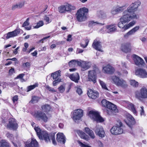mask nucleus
<instances>
[{
    "label": "nucleus",
    "instance_id": "a18cd8bd",
    "mask_svg": "<svg viewBox=\"0 0 147 147\" xmlns=\"http://www.w3.org/2000/svg\"><path fill=\"white\" fill-rule=\"evenodd\" d=\"M99 81L103 89L106 90H109L105 83L100 80H99Z\"/></svg>",
    "mask_w": 147,
    "mask_h": 147
},
{
    "label": "nucleus",
    "instance_id": "473e14b6",
    "mask_svg": "<svg viewBox=\"0 0 147 147\" xmlns=\"http://www.w3.org/2000/svg\"><path fill=\"white\" fill-rule=\"evenodd\" d=\"M80 61H78L76 60H72L70 61L68 64L70 67H72L73 66L75 65H79L80 64Z\"/></svg>",
    "mask_w": 147,
    "mask_h": 147
},
{
    "label": "nucleus",
    "instance_id": "4468645a",
    "mask_svg": "<svg viewBox=\"0 0 147 147\" xmlns=\"http://www.w3.org/2000/svg\"><path fill=\"white\" fill-rule=\"evenodd\" d=\"M96 134L99 137L103 138L105 137V134L103 128L100 125H96L94 130Z\"/></svg>",
    "mask_w": 147,
    "mask_h": 147
},
{
    "label": "nucleus",
    "instance_id": "f8f14e48",
    "mask_svg": "<svg viewBox=\"0 0 147 147\" xmlns=\"http://www.w3.org/2000/svg\"><path fill=\"white\" fill-rule=\"evenodd\" d=\"M132 56L133 57V60L136 65L140 67L144 65V62L142 58L135 54L133 55Z\"/></svg>",
    "mask_w": 147,
    "mask_h": 147
},
{
    "label": "nucleus",
    "instance_id": "c03bdc74",
    "mask_svg": "<svg viewBox=\"0 0 147 147\" xmlns=\"http://www.w3.org/2000/svg\"><path fill=\"white\" fill-rule=\"evenodd\" d=\"M112 80L114 83L116 85L118 82L119 81L120 79L115 76H113L111 77Z\"/></svg>",
    "mask_w": 147,
    "mask_h": 147
},
{
    "label": "nucleus",
    "instance_id": "cd10ccee",
    "mask_svg": "<svg viewBox=\"0 0 147 147\" xmlns=\"http://www.w3.org/2000/svg\"><path fill=\"white\" fill-rule=\"evenodd\" d=\"M57 140L58 142H62L64 144L65 143V137L62 133H58L57 135Z\"/></svg>",
    "mask_w": 147,
    "mask_h": 147
},
{
    "label": "nucleus",
    "instance_id": "49530a36",
    "mask_svg": "<svg viewBox=\"0 0 147 147\" xmlns=\"http://www.w3.org/2000/svg\"><path fill=\"white\" fill-rule=\"evenodd\" d=\"M65 85L63 84L61 85L58 88V90L60 93H63L65 90Z\"/></svg>",
    "mask_w": 147,
    "mask_h": 147
},
{
    "label": "nucleus",
    "instance_id": "7c9ffc66",
    "mask_svg": "<svg viewBox=\"0 0 147 147\" xmlns=\"http://www.w3.org/2000/svg\"><path fill=\"white\" fill-rule=\"evenodd\" d=\"M57 34L56 33H54V32H51L47 34H42V35H37L36 34H34L33 35H32L31 36H42L45 37H53L54 36H56Z\"/></svg>",
    "mask_w": 147,
    "mask_h": 147
},
{
    "label": "nucleus",
    "instance_id": "37998d69",
    "mask_svg": "<svg viewBox=\"0 0 147 147\" xmlns=\"http://www.w3.org/2000/svg\"><path fill=\"white\" fill-rule=\"evenodd\" d=\"M130 84L134 87H136L138 86V83L134 80H131L129 81Z\"/></svg>",
    "mask_w": 147,
    "mask_h": 147
},
{
    "label": "nucleus",
    "instance_id": "c85d7f7f",
    "mask_svg": "<svg viewBox=\"0 0 147 147\" xmlns=\"http://www.w3.org/2000/svg\"><path fill=\"white\" fill-rule=\"evenodd\" d=\"M140 28V27L139 26H137L135 27L132 29L128 32L125 36L124 37H126L127 36H130L132 34L138 30Z\"/></svg>",
    "mask_w": 147,
    "mask_h": 147
},
{
    "label": "nucleus",
    "instance_id": "7ed1b4c3",
    "mask_svg": "<svg viewBox=\"0 0 147 147\" xmlns=\"http://www.w3.org/2000/svg\"><path fill=\"white\" fill-rule=\"evenodd\" d=\"M88 11V9L85 7H83L78 10L76 14L77 20L79 22L85 21L86 19V15Z\"/></svg>",
    "mask_w": 147,
    "mask_h": 147
},
{
    "label": "nucleus",
    "instance_id": "774afa93",
    "mask_svg": "<svg viewBox=\"0 0 147 147\" xmlns=\"http://www.w3.org/2000/svg\"><path fill=\"white\" fill-rule=\"evenodd\" d=\"M6 136L8 138L11 139L12 138L13 135L9 133H7L6 134Z\"/></svg>",
    "mask_w": 147,
    "mask_h": 147
},
{
    "label": "nucleus",
    "instance_id": "4be33fe9",
    "mask_svg": "<svg viewBox=\"0 0 147 147\" xmlns=\"http://www.w3.org/2000/svg\"><path fill=\"white\" fill-rule=\"evenodd\" d=\"M125 8V6H124L113 7L111 10V13L113 15L117 14L122 12Z\"/></svg>",
    "mask_w": 147,
    "mask_h": 147
},
{
    "label": "nucleus",
    "instance_id": "9b49d317",
    "mask_svg": "<svg viewBox=\"0 0 147 147\" xmlns=\"http://www.w3.org/2000/svg\"><path fill=\"white\" fill-rule=\"evenodd\" d=\"M76 8L71 5H62L58 7L59 12L61 13H65L66 11H70L71 10H74Z\"/></svg>",
    "mask_w": 147,
    "mask_h": 147
},
{
    "label": "nucleus",
    "instance_id": "20e7f679",
    "mask_svg": "<svg viewBox=\"0 0 147 147\" xmlns=\"http://www.w3.org/2000/svg\"><path fill=\"white\" fill-rule=\"evenodd\" d=\"M34 129L40 139L44 140L47 142L50 141L49 135L46 131H42L38 127H35Z\"/></svg>",
    "mask_w": 147,
    "mask_h": 147
},
{
    "label": "nucleus",
    "instance_id": "72a5a7b5",
    "mask_svg": "<svg viewBox=\"0 0 147 147\" xmlns=\"http://www.w3.org/2000/svg\"><path fill=\"white\" fill-rule=\"evenodd\" d=\"M61 72L60 70H58L54 73H52L51 74V76L53 77L54 79H57L61 76Z\"/></svg>",
    "mask_w": 147,
    "mask_h": 147
},
{
    "label": "nucleus",
    "instance_id": "09e8293b",
    "mask_svg": "<svg viewBox=\"0 0 147 147\" xmlns=\"http://www.w3.org/2000/svg\"><path fill=\"white\" fill-rule=\"evenodd\" d=\"M49 138L50 139V140L51 139L52 140L53 143L54 144H57L55 140V135L52 134H51V135H50V136H49ZM50 142V141H49V142Z\"/></svg>",
    "mask_w": 147,
    "mask_h": 147
},
{
    "label": "nucleus",
    "instance_id": "a878e982",
    "mask_svg": "<svg viewBox=\"0 0 147 147\" xmlns=\"http://www.w3.org/2000/svg\"><path fill=\"white\" fill-rule=\"evenodd\" d=\"M100 43L99 41L94 40L92 43V46L94 49L102 52V51L101 49V46Z\"/></svg>",
    "mask_w": 147,
    "mask_h": 147
},
{
    "label": "nucleus",
    "instance_id": "423d86ee",
    "mask_svg": "<svg viewBox=\"0 0 147 147\" xmlns=\"http://www.w3.org/2000/svg\"><path fill=\"white\" fill-rule=\"evenodd\" d=\"M88 116L92 119L97 122H102L104 121V119L97 112L90 111L89 112Z\"/></svg>",
    "mask_w": 147,
    "mask_h": 147
},
{
    "label": "nucleus",
    "instance_id": "393cba45",
    "mask_svg": "<svg viewBox=\"0 0 147 147\" xmlns=\"http://www.w3.org/2000/svg\"><path fill=\"white\" fill-rule=\"evenodd\" d=\"M69 77L71 80L76 83L78 82L80 79L79 74L78 73H74L70 75Z\"/></svg>",
    "mask_w": 147,
    "mask_h": 147
},
{
    "label": "nucleus",
    "instance_id": "5fc2aeb1",
    "mask_svg": "<svg viewBox=\"0 0 147 147\" xmlns=\"http://www.w3.org/2000/svg\"><path fill=\"white\" fill-rule=\"evenodd\" d=\"M78 142L81 147H91L90 146L84 144L79 141H78Z\"/></svg>",
    "mask_w": 147,
    "mask_h": 147
},
{
    "label": "nucleus",
    "instance_id": "3c124183",
    "mask_svg": "<svg viewBox=\"0 0 147 147\" xmlns=\"http://www.w3.org/2000/svg\"><path fill=\"white\" fill-rule=\"evenodd\" d=\"M30 63L27 62L22 64L23 67L26 69H29L30 67Z\"/></svg>",
    "mask_w": 147,
    "mask_h": 147
},
{
    "label": "nucleus",
    "instance_id": "0eeeda50",
    "mask_svg": "<svg viewBox=\"0 0 147 147\" xmlns=\"http://www.w3.org/2000/svg\"><path fill=\"white\" fill-rule=\"evenodd\" d=\"M141 2L138 1L132 3L127 8L126 11L131 14H135L134 13L136 11L138 7L140 5Z\"/></svg>",
    "mask_w": 147,
    "mask_h": 147
},
{
    "label": "nucleus",
    "instance_id": "8fccbe9b",
    "mask_svg": "<svg viewBox=\"0 0 147 147\" xmlns=\"http://www.w3.org/2000/svg\"><path fill=\"white\" fill-rule=\"evenodd\" d=\"M44 24L43 21H40L37 23V25L35 26H34V28H37L42 26Z\"/></svg>",
    "mask_w": 147,
    "mask_h": 147
},
{
    "label": "nucleus",
    "instance_id": "bf43d9fd",
    "mask_svg": "<svg viewBox=\"0 0 147 147\" xmlns=\"http://www.w3.org/2000/svg\"><path fill=\"white\" fill-rule=\"evenodd\" d=\"M44 20H45L48 23H49L51 22V21H50L49 19V18L46 16H45L44 17Z\"/></svg>",
    "mask_w": 147,
    "mask_h": 147
},
{
    "label": "nucleus",
    "instance_id": "2f4dec72",
    "mask_svg": "<svg viewBox=\"0 0 147 147\" xmlns=\"http://www.w3.org/2000/svg\"><path fill=\"white\" fill-rule=\"evenodd\" d=\"M85 132L89 135L91 138L92 139H94V138L95 136L92 130L90 129L88 127L85 128Z\"/></svg>",
    "mask_w": 147,
    "mask_h": 147
},
{
    "label": "nucleus",
    "instance_id": "ddd939ff",
    "mask_svg": "<svg viewBox=\"0 0 147 147\" xmlns=\"http://www.w3.org/2000/svg\"><path fill=\"white\" fill-rule=\"evenodd\" d=\"M135 74L136 75L142 78H147V72L145 70L141 68L136 70Z\"/></svg>",
    "mask_w": 147,
    "mask_h": 147
},
{
    "label": "nucleus",
    "instance_id": "de8ad7c7",
    "mask_svg": "<svg viewBox=\"0 0 147 147\" xmlns=\"http://www.w3.org/2000/svg\"><path fill=\"white\" fill-rule=\"evenodd\" d=\"M39 99V98L38 97L34 96L32 97L30 102L33 103H36L38 102Z\"/></svg>",
    "mask_w": 147,
    "mask_h": 147
},
{
    "label": "nucleus",
    "instance_id": "2eb2a0df",
    "mask_svg": "<svg viewBox=\"0 0 147 147\" xmlns=\"http://www.w3.org/2000/svg\"><path fill=\"white\" fill-rule=\"evenodd\" d=\"M110 131L112 134L117 135L122 134L123 133V130L120 127L114 126L111 128Z\"/></svg>",
    "mask_w": 147,
    "mask_h": 147
},
{
    "label": "nucleus",
    "instance_id": "13d9d810",
    "mask_svg": "<svg viewBox=\"0 0 147 147\" xmlns=\"http://www.w3.org/2000/svg\"><path fill=\"white\" fill-rule=\"evenodd\" d=\"M89 42V41L88 40H85V45H84L83 44L81 43L80 45L81 47L83 48H86L88 45Z\"/></svg>",
    "mask_w": 147,
    "mask_h": 147
},
{
    "label": "nucleus",
    "instance_id": "412c9836",
    "mask_svg": "<svg viewBox=\"0 0 147 147\" xmlns=\"http://www.w3.org/2000/svg\"><path fill=\"white\" fill-rule=\"evenodd\" d=\"M38 144L36 140L34 138L32 139L31 142H27L25 144V147H38Z\"/></svg>",
    "mask_w": 147,
    "mask_h": 147
},
{
    "label": "nucleus",
    "instance_id": "680f3d73",
    "mask_svg": "<svg viewBox=\"0 0 147 147\" xmlns=\"http://www.w3.org/2000/svg\"><path fill=\"white\" fill-rule=\"evenodd\" d=\"M122 123L120 121H118L116 123V125L117 127H120L122 126Z\"/></svg>",
    "mask_w": 147,
    "mask_h": 147
},
{
    "label": "nucleus",
    "instance_id": "79ce46f5",
    "mask_svg": "<svg viewBox=\"0 0 147 147\" xmlns=\"http://www.w3.org/2000/svg\"><path fill=\"white\" fill-rule=\"evenodd\" d=\"M42 110L45 112H47L50 111L51 107L49 105H45L42 107Z\"/></svg>",
    "mask_w": 147,
    "mask_h": 147
},
{
    "label": "nucleus",
    "instance_id": "6ab92c4d",
    "mask_svg": "<svg viewBox=\"0 0 147 147\" xmlns=\"http://www.w3.org/2000/svg\"><path fill=\"white\" fill-rule=\"evenodd\" d=\"M80 62V64L79 66H81L82 71H84L90 68L91 65V62L88 61H81Z\"/></svg>",
    "mask_w": 147,
    "mask_h": 147
},
{
    "label": "nucleus",
    "instance_id": "69168bd1",
    "mask_svg": "<svg viewBox=\"0 0 147 147\" xmlns=\"http://www.w3.org/2000/svg\"><path fill=\"white\" fill-rule=\"evenodd\" d=\"M8 86V83H6V82H3V85L2 87L3 88V89H5L7 87V86Z\"/></svg>",
    "mask_w": 147,
    "mask_h": 147
},
{
    "label": "nucleus",
    "instance_id": "6e6552de",
    "mask_svg": "<svg viewBox=\"0 0 147 147\" xmlns=\"http://www.w3.org/2000/svg\"><path fill=\"white\" fill-rule=\"evenodd\" d=\"M83 115V110L81 109H77L74 112L72 118L75 122L78 123Z\"/></svg>",
    "mask_w": 147,
    "mask_h": 147
},
{
    "label": "nucleus",
    "instance_id": "5701e85b",
    "mask_svg": "<svg viewBox=\"0 0 147 147\" xmlns=\"http://www.w3.org/2000/svg\"><path fill=\"white\" fill-rule=\"evenodd\" d=\"M88 78L89 81L93 82L94 83L96 82V72L94 70L89 71Z\"/></svg>",
    "mask_w": 147,
    "mask_h": 147
},
{
    "label": "nucleus",
    "instance_id": "a19ab883",
    "mask_svg": "<svg viewBox=\"0 0 147 147\" xmlns=\"http://www.w3.org/2000/svg\"><path fill=\"white\" fill-rule=\"evenodd\" d=\"M38 84L37 83H35L34 84L32 85H30L28 86L27 88V92H28L34 89L36 87H38Z\"/></svg>",
    "mask_w": 147,
    "mask_h": 147
},
{
    "label": "nucleus",
    "instance_id": "052dcab7",
    "mask_svg": "<svg viewBox=\"0 0 147 147\" xmlns=\"http://www.w3.org/2000/svg\"><path fill=\"white\" fill-rule=\"evenodd\" d=\"M15 72L14 69V68H11V69H9V74L11 75L13 73Z\"/></svg>",
    "mask_w": 147,
    "mask_h": 147
},
{
    "label": "nucleus",
    "instance_id": "f257e3e1",
    "mask_svg": "<svg viewBox=\"0 0 147 147\" xmlns=\"http://www.w3.org/2000/svg\"><path fill=\"white\" fill-rule=\"evenodd\" d=\"M123 14V15L119 19L120 22L117 25L118 27L121 28L123 30H125L134 26L136 23V22L133 21L124 26L123 24L128 23L132 20L137 19L138 17L136 14H131L125 11H124Z\"/></svg>",
    "mask_w": 147,
    "mask_h": 147
},
{
    "label": "nucleus",
    "instance_id": "c9c22d12",
    "mask_svg": "<svg viewBox=\"0 0 147 147\" xmlns=\"http://www.w3.org/2000/svg\"><path fill=\"white\" fill-rule=\"evenodd\" d=\"M9 144L6 140H2L0 142V147H9Z\"/></svg>",
    "mask_w": 147,
    "mask_h": 147
},
{
    "label": "nucleus",
    "instance_id": "bb28decb",
    "mask_svg": "<svg viewBox=\"0 0 147 147\" xmlns=\"http://www.w3.org/2000/svg\"><path fill=\"white\" fill-rule=\"evenodd\" d=\"M106 28L107 29V31L108 33L111 34L117 31V26L113 25L107 26Z\"/></svg>",
    "mask_w": 147,
    "mask_h": 147
},
{
    "label": "nucleus",
    "instance_id": "338daca9",
    "mask_svg": "<svg viewBox=\"0 0 147 147\" xmlns=\"http://www.w3.org/2000/svg\"><path fill=\"white\" fill-rule=\"evenodd\" d=\"M84 50L80 48H77L76 51L77 53H80L83 52Z\"/></svg>",
    "mask_w": 147,
    "mask_h": 147
},
{
    "label": "nucleus",
    "instance_id": "6e6d98bb",
    "mask_svg": "<svg viewBox=\"0 0 147 147\" xmlns=\"http://www.w3.org/2000/svg\"><path fill=\"white\" fill-rule=\"evenodd\" d=\"M61 81V79L58 78L57 79H55V81L53 82V84L54 86L57 85V84Z\"/></svg>",
    "mask_w": 147,
    "mask_h": 147
},
{
    "label": "nucleus",
    "instance_id": "aec40b11",
    "mask_svg": "<svg viewBox=\"0 0 147 147\" xmlns=\"http://www.w3.org/2000/svg\"><path fill=\"white\" fill-rule=\"evenodd\" d=\"M127 120L126 121L127 125L130 128L135 123V121L133 117L130 115H127Z\"/></svg>",
    "mask_w": 147,
    "mask_h": 147
},
{
    "label": "nucleus",
    "instance_id": "4d7b16f0",
    "mask_svg": "<svg viewBox=\"0 0 147 147\" xmlns=\"http://www.w3.org/2000/svg\"><path fill=\"white\" fill-rule=\"evenodd\" d=\"M46 88L49 91H51L53 92H56V91L54 89V88L50 87L49 86H46Z\"/></svg>",
    "mask_w": 147,
    "mask_h": 147
},
{
    "label": "nucleus",
    "instance_id": "58836bf2",
    "mask_svg": "<svg viewBox=\"0 0 147 147\" xmlns=\"http://www.w3.org/2000/svg\"><path fill=\"white\" fill-rule=\"evenodd\" d=\"M128 107L129 109L131 110L133 113L134 114H136V111L134 108V105L131 103H129L128 104Z\"/></svg>",
    "mask_w": 147,
    "mask_h": 147
},
{
    "label": "nucleus",
    "instance_id": "603ef678",
    "mask_svg": "<svg viewBox=\"0 0 147 147\" xmlns=\"http://www.w3.org/2000/svg\"><path fill=\"white\" fill-rule=\"evenodd\" d=\"M29 18H28L26 20L24 23L22 25V27H25V26H27L29 24Z\"/></svg>",
    "mask_w": 147,
    "mask_h": 147
},
{
    "label": "nucleus",
    "instance_id": "864d4df0",
    "mask_svg": "<svg viewBox=\"0 0 147 147\" xmlns=\"http://www.w3.org/2000/svg\"><path fill=\"white\" fill-rule=\"evenodd\" d=\"M77 88L76 90V92L78 93L79 95H81L82 93V90L80 88L79 86H77L76 88Z\"/></svg>",
    "mask_w": 147,
    "mask_h": 147
},
{
    "label": "nucleus",
    "instance_id": "f704fd0d",
    "mask_svg": "<svg viewBox=\"0 0 147 147\" xmlns=\"http://www.w3.org/2000/svg\"><path fill=\"white\" fill-rule=\"evenodd\" d=\"M99 24L100 25H103L104 24L101 23H100L98 22H94V21H91L89 22V24H88L89 27H92L96 25Z\"/></svg>",
    "mask_w": 147,
    "mask_h": 147
},
{
    "label": "nucleus",
    "instance_id": "f03ea898",
    "mask_svg": "<svg viewBox=\"0 0 147 147\" xmlns=\"http://www.w3.org/2000/svg\"><path fill=\"white\" fill-rule=\"evenodd\" d=\"M102 106L110 110V112L107 110V113L110 115L111 113H117L118 112V110L117 109L116 106L112 103L107 101L106 99H103L101 101Z\"/></svg>",
    "mask_w": 147,
    "mask_h": 147
},
{
    "label": "nucleus",
    "instance_id": "39448f33",
    "mask_svg": "<svg viewBox=\"0 0 147 147\" xmlns=\"http://www.w3.org/2000/svg\"><path fill=\"white\" fill-rule=\"evenodd\" d=\"M135 96L139 100L147 98V88L144 86L135 92Z\"/></svg>",
    "mask_w": 147,
    "mask_h": 147
},
{
    "label": "nucleus",
    "instance_id": "c756f323",
    "mask_svg": "<svg viewBox=\"0 0 147 147\" xmlns=\"http://www.w3.org/2000/svg\"><path fill=\"white\" fill-rule=\"evenodd\" d=\"M116 85L121 86L123 88H125L127 86L126 82L122 79H120Z\"/></svg>",
    "mask_w": 147,
    "mask_h": 147
},
{
    "label": "nucleus",
    "instance_id": "4c0bfd02",
    "mask_svg": "<svg viewBox=\"0 0 147 147\" xmlns=\"http://www.w3.org/2000/svg\"><path fill=\"white\" fill-rule=\"evenodd\" d=\"M97 16L99 18L102 19H105L106 17L105 13L102 11H100L98 12Z\"/></svg>",
    "mask_w": 147,
    "mask_h": 147
},
{
    "label": "nucleus",
    "instance_id": "9d476101",
    "mask_svg": "<svg viewBox=\"0 0 147 147\" xmlns=\"http://www.w3.org/2000/svg\"><path fill=\"white\" fill-rule=\"evenodd\" d=\"M18 125L15 119L10 118L9 119V123L7 125V127L10 129L16 130L18 128Z\"/></svg>",
    "mask_w": 147,
    "mask_h": 147
},
{
    "label": "nucleus",
    "instance_id": "0e129e2a",
    "mask_svg": "<svg viewBox=\"0 0 147 147\" xmlns=\"http://www.w3.org/2000/svg\"><path fill=\"white\" fill-rule=\"evenodd\" d=\"M141 110H140V115H144V110L143 109L144 107L143 106H142L140 107Z\"/></svg>",
    "mask_w": 147,
    "mask_h": 147
},
{
    "label": "nucleus",
    "instance_id": "dca6fc26",
    "mask_svg": "<svg viewBox=\"0 0 147 147\" xmlns=\"http://www.w3.org/2000/svg\"><path fill=\"white\" fill-rule=\"evenodd\" d=\"M121 49L122 51L125 53L130 52L131 49L130 43L129 42H127L122 44Z\"/></svg>",
    "mask_w": 147,
    "mask_h": 147
},
{
    "label": "nucleus",
    "instance_id": "e433bc0d",
    "mask_svg": "<svg viewBox=\"0 0 147 147\" xmlns=\"http://www.w3.org/2000/svg\"><path fill=\"white\" fill-rule=\"evenodd\" d=\"M79 134L81 138L86 140H88V136L84 132L82 131H79Z\"/></svg>",
    "mask_w": 147,
    "mask_h": 147
},
{
    "label": "nucleus",
    "instance_id": "ea45409f",
    "mask_svg": "<svg viewBox=\"0 0 147 147\" xmlns=\"http://www.w3.org/2000/svg\"><path fill=\"white\" fill-rule=\"evenodd\" d=\"M128 107L129 109L131 110L133 113L134 114H136V111L134 108V105L131 103H129L128 104Z\"/></svg>",
    "mask_w": 147,
    "mask_h": 147
},
{
    "label": "nucleus",
    "instance_id": "f3484780",
    "mask_svg": "<svg viewBox=\"0 0 147 147\" xmlns=\"http://www.w3.org/2000/svg\"><path fill=\"white\" fill-rule=\"evenodd\" d=\"M87 94L89 97L93 99H96L98 97V93L95 90L89 89L87 91Z\"/></svg>",
    "mask_w": 147,
    "mask_h": 147
},
{
    "label": "nucleus",
    "instance_id": "b1692460",
    "mask_svg": "<svg viewBox=\"0 0 147 147\" xmlns=\"http://www.w3.org/2000/svg\"><path fill=\"white\" fill-rule=\"evenodd\" d=\"M21 31H22V30L20 29L17 28L14 31L7 33L6 37H14L18 36L19 34H20Z\"/></svg>",
    "mask_w": 147,
    "mask_h": 147
},
{
    "label": "nucleus",
    "instance_id": "a211bd4d",
    "mask_svg": "<svg viewBox=\"0 0 147 147\" xmlns=\"http://www.w3.org/2000/svg\"><path fill=\"white\" fill-rule=\"evenodd\" d=\"M102 69L105 73L109 74H113L115 71L114 68L109 64L103 67Z\"/></svg>",
    "mask_w": 147,
    "mask_h": 147
},
{
    "label": "nucleus",
    "instance_id": "1a4fd4ad",
    "mask_svg": "<svg viewBox=\"0 0 147 147\" xmlns=\"http://www.w3.org/2000/svg\"><path fill=\"white\" fill-rule=\"evenodd\" d=\"M34 116L39 120H42L45 122H46L48 120V117L46 114L41 111H37L34 115Z\"/></svg>",
    "mask_w": 147,
    "mask_h": 147
},
{
    "label": "nucleus",
    "instance_id": "e2e57ef3",
    "mask_svg": "<svg viewBox=\"0 0 147 147\" xmlns=\"http://www.w3.org/2000/svg\"><path fill=\"white\" fill-rule=\"evenodd\" d=\"M18 100V96L16 95L14 96L12 98V100L14 103L17 101Z\"/></svg>",
    "mask_w": 147,
    "mask_h": 147
}]
</instances>
